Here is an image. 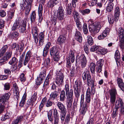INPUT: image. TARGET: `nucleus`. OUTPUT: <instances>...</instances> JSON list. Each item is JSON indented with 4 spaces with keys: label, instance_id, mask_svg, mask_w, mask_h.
I'll list each match as a JSON object with an SVG mask.
<instances>
[{
    "label": "nucleus",
    "instance_id": "nucleus-1",
    "mask_svg": "<svg viewBox=\"0 0 124 124\" xmlns=\"http://www.w3.org/2000/svg\"><path fill=\"white\" fill-rule=\"evenodd\" d=\"M31 1L29 0H21L20 3V8L22 10H25V15L27 16L29 13L31 8Z\"/></svg>",
    "mask_w": 124,
    "mask_h": 124
},
{
    "label": "nucleus",
    "instance_id": "nucleus-2",
    "mask_svg": "<svg viewBox=\"0 0 124 124\" xmlns=\"http://www.w3.org/2000/svg\"><path fill=\"white\" fill-rule=\"evenodd\" d=\"M57 105L59 109L61 111V118L62 121L63 122L64 120L67 111L65 107L60 101L58 102Z\"/></svg>",
    "mask_w": 124,
    "mask_h": 124
},
{
    "label": "nucleus",
    "instance_id": "nucleus-3",
    "mask_svg": "<svg viewBox=\"0 0 124 124\" xmlns=\"http://www.w3.org/2000/svg\"><path fill=\"white\" fill-rule=\"evenodd\" d=\"M89 26L90 31L92 34H96L99 31L101 27V23L99 22H95Z\"/></svg>",
    "mask_w": 124,
    "mask_h": 124
},
{
    "label": "nucleus",
    "instance_id": "nucleus-4",
    "mask_svg": "<svg viewBox=\"0 0 124 124\" xmlns=\"http://www.w3.org/2000/svg\"><path fill=\"white\" fill-rule=\"evenodd\" d=\"M109 93L111 104L114 105L116 100V96L117 94L116 90L115 89H112L109 90Z\"/></svg>",
    "mask_w": 124,
    "mask_h": 124
},
{
    "label": "nucleus",
    "instance_id": "nucleus-5",
    "mask_svg": "<svg viewBox=\"0 0 124 124\" xmlns=\"http://www.w3.org/2000/svg\"><path fill=\"white\" fill-rule=\"evenodd\" d=\"M56 78L55 82L57 84L62 85L63 83L64 76L62 73L60 71H57L56 73Z\"/></svg>",
    "mask_w": 124,
    "mask_h": 124
},
{
    "label": "nucleus",
    "instance_id": "nucleus-6",
    "mask_svg": "<svg viewBox=\"0 0 124 124\" xmlns=\"http://www.w3.org/2000/svg\"><path fill=\"white\" fill-rule=\"evenodd\" d=\"M87 80V84L88 86L91 87V93L94 94L95 93V89L94 87V82L91 79V77H88Z\"/></svg>",
    "mask_w": 124,
    "mask_h": 124
},
{
    "label": "nucleus",
    "instance_id": "nucleus-7",
    "mask_svg": "<svg viewBox=\"0 0 124 124\" xmlns=\"http://www.w3.org/2000/svg\"><path fill=\"white\" fill-rule=\"evenodd\" d=\"M64 90L66 92V94L67 96V98H72L73 97V91L72 89L70 90L69 86L67 84L65 85Z\"/></svg>",
    "mask_w": 124,
    "mask_h": 124
},
{
    "label": "nucleus",
    "instance_id": "nucleus-8",
    "mask_svg": "<svg viewBox=\"0 0 124 124\" xmlns=\"http://www.w3.org/2000/svg\"><path fill=\"white\" fill-rule=\"evenodd\" d=\"M64 12L63 8L62 7L59 8L57 14V17L58 19L60 20L64 19Z\"/></svg>",
    "mask_w": 124,
    "mask_h": 124
},
{
    "label": "nucleus",
    "instance_id": "nucleus-9",
    "mask_svg": "<svg viewBox=\"0 0 124 124\" xmlns=\"http://www.w3.org/2000/svg\"><path fill=\"white\" fill-rule=\"evenodd\" d=\"M79 60V62L81 63V66L82 68H84L86 66L87 64V61L84 55H82L79 57L78 59H77V60Z\"/></svg>",
    "mask_w": 124,
    "mask_h": 124
},
{
    "label": "nucleus",
    "instance_id": "nucleus-10",
    "mask_svg": "<svg viewBox=\"0 0 124 124\" xmlns=\"http://www.w3.org/2000/svg\"><path fill=\"white\" fill-rule=\"evenodd\" d=\"M11 95V94L9 92L2 95L0 97V102L5 104L6 102L9 99Z\"/></svg>",
    "mask_w": 124,
    "mask_h": 124
},
{
    "label": "nucleus",
    "instance_id": "nucleus-11",
    "mask_svg": "<svg viewBox=\"0 0 124 124\" xmlns=\"http://www.w3.org/2000/svg\"><path fill=\"white\" fill-rule=\"evenodd\" d=\"M91 94L93 95L91 93V91H90V89L89 87L87 90L86 96V102L84 104H86V105H87V106H89L90 103L91 101Z\"/></svg>",
    "mask_w": 124,
    "mask_h": 124
},
{
    "label": "nucleus",
    "instance_id": "nucleus-12",
    "mask_svg": "<svg viewBox=\"0 0 124 124\" xmlns=\"http://www.w3.org/2000/svg\"><path fill=\"white\" fill-rule=\"evenodd\" d=\"M43 7L42 4H40L38 8V14L39 16V22L41 23L43 19L42 16Z\"/></svg>",
    "mask_w": 124,
    "mask_h": 124
},
{
    "label": "nucleus",
    "instance_id": "nucleus-13",
    "mask_svg": "<svg viewBox=\"0 0 124 124\" xmlns=\"http://www.w3.org/2000/svg\"><path fill=\"white\" fill-rule=\"evenodd\" d=\"M18 62V60L15 57H13L10 60L9 62L8 63L11 65V67H13V68H15L14 70H16L17 69L16 64Z\"/></svg>",
    "mask_w": 124,
    "mask_h": 124
},
{
    "label": "nucleus",
    "instance_id": "nucleus-14",
    "mask_svg": "<svg viewBox=\"0 0 124 124\" xmlns=\"http://www.w3.org/2000/svg\"><path fill=\"white\" fill-rule=\"evenodd\" d=\"M59 49L56 46H53L50 49V54L52 56L59 54Z\"/></svg>",
    "mask_w": 124,
    "mask_h": 124
},
{
    "label": "nucleus",
    "instance_id": "nucleus-15",
    "mask_svg": "<svg viewBox=\"0 0 124 124\" xmlns=\"http://www.w3.org/2000/svg\"><path fill=\"white\" fill-rule=\"evenodd\" d=\"M108 19L109 22L110 24H112L114 23L115 21L116 22L118 20L119 18L115 16H114L111 14L108 15Z\"/></svg>",
    "mask_w": 124,
    "mask_h": 124
},
{
    "label": "nucleus",
    "instance_id": "nucleus-16",
    "mask_svg": "<svg viewBox=\"0 0 124 124\" xmlns=\"http://www.w3.org/2000/svg\"><path fill=\"white\" fill-rule=\"evenodd\" d=\"M51 45V43L50 42H47L46 43L43 50V56H46V55Z\"/></svg>",
    "mask_w": 124,
    "mask_h": 124
},
{
    "label": "nucleus",
    "instance_id": "nucleus-17",
    "mask_svg": "<svg viewBox=\"0 0 124 124\" xmlns=\"http://www.w3.org/2000/svg\"><path fill=\"white\" fill-rule=\"evenodd\" d=\"M39 40V46H41L43 44L44 40V35L43 32H41L38 36Z\"/></svg>",
    "mask_w": 124,
    "mask_h": 124
},
{
    "label": "nucleus",
    "instance_id": "nucleus-18",
    "mask_svg": "<svg viewBox=\"0 0 124 124\" xmlns=\"http://www.w3.org/2000/svg\"><path fill=\"white\" fill-rule=\"evenodd\" d=\"M21 20L20 18H17L16 20L12 27V30L14 31L18 29L20 27V23H21Z\"/></svg>",
    "mask_w": 124,
    "mask_h": 124
},
{
    "label": "nucleus",
    "instance_id": "nucleus-19",
    "mask_svg": "<svg viewBox=\"0 0 124 124\" xmlns=\"http://www.w3.org/2000/svg\"><path fill=\"white\" fill-rule=\"evenodd\" d=\"M124 106V104L121 99L119 98L117 100L116 102L115 108L118 109L119 108L122 107Z\"/></svg>",
    "mask_w": 124,
    "mask_h": 124
},
{
    "label": "nucleus",
    "instance_id": "nucleus-20",
    "mask_svg": "<svg viewBox=\"0 0 124 124\" xmlns=\"http://www.w3.org/2000/svg\"><path fill=\"white\" fill-rule=\"evenodd\" d=\"M117 34L119 35V39H124V30L122 28L118 29L117 31Z\"/></svg>",
    "mask_w": 124,
    "mask_h": 124
},
{
    "label": "nucleus",
    "instance_id": "nucleus-21",
    "mask_svg": "<svg viewBox=\"0 0 124 124\" xmlns=\"http://www.w3.org/2000/svg\"><path fill=\"white\" fill-rule=\"evenodd\" d=\"M31 55V52L30 51L26 53L23 63L24 65H26L28 63L30 60Z\"/></svg>",
    "mask_w": 124,
    "mask_h": 124
},
{
    "label": "nucleus",
    "instance_id": "nucleus-22",
    "mask_svg": "<svg viewBox=\"0 0 124 124\" xmlns=\"http://www.w3.org/2000/svg\"><path fill=\"white\" fill-rule=\"evenodd\" d=\"M59 0H50L48 2L47 6L48 7H53L57 4L59 2Z\"/></svg>",
    "mask_w": 124,
    "mask_h": 124
},
{
    "label": "nucleus",
    "instance_id": "nucleus-23",
    "mask_svg": "<svg viewBox=\"0 0 124 124\" xmlns=\"http://www.w3.org/2000/svg\"><path fill=\"white\" fill-rule=\"evenodd\" d=\"M117 83L119 87L123 91H124V84L122 80L120 78H118L117 79Z\"/></svg>",
    "mask_w": 124,
    "mask_h": 124
},
{
    "label": "nucleus",
    "instance_id": "nucleus-24",
    "mask_svg": "<svg viewBox=\"0 0 124 124\" xmlns=\"http://www.w3.org/2000/svg\"><path fill=\"white\" fill-rule=\"evenodd\" d=\"M44 103L47 107H49L52 106L53 104V102L50 101V99L47 100L46 97H45L43 99Z\"/></svg>",
    "mask_w": 124,
    "mask_h": 124
},
{
    "label": "nucleus",
    "instance_id": "nucleus-25",
    "mask_svg": "<svg viewBox=\"0 0 124 124\" xmlns=\"http://www.w3.org/2000/svg\"><path fill=\"white\" fill-rule=\"evenodd\" d=\"M66 40L65 35H61L59 37L58 42L59 44L62 45L64 43Z\"/></svg>",
    "mask_w": 124,
    "mask_h": 124
},
{
    "label": "nucleus",
    "instance_id": "nucleus-26",
    "mask_svg": "<svg viewBox=\"0 0 124 124\" xmlns=\"http://www.w3.org/2000/svg\"><path fill=\"white\" fill-rule=\"evenodd\" d=\"M74 54V52L72 50H71L69 52L68 55V57L69 59L71 60V62L73 63L75 61Z\"/></svg>",
    "mask_w": 124,
    "mask_h": 124
},
{
    "label": "nucleus",
    "instance_id": "nucleus-27",
    "mask_svg": "<svg viewBox=\"0 0 124 124\" xmlns=\"http://www.w3.org/2000/svg\"><path fill=\"white\" fill-rule=\"evenodd\" d=\"M58 95V92L56 91H54L50 94L49 99L54 100L57 98Z\"/></svg>",
    "mask_w": 124,
    "mask_h": 124
},
{
    "label": "nucleus",
    "instance_id": "nucleus-28",
    "mask_svg": "<svg viewBox=\"0 0 124 124\" xmlns=\"http://www.w3.org/2000/svg\"><path fill=\"white\" fill-rule=\"evenodd\" d=\"M66 99L65 92V91L63 90H62L60 93L59 96L60 101H64Z\"/></svg>",
    "mask_w": 124,
    "mask_h": 124
},
{
    "label": "nucleus",
    "instance_id": "nucleus-29",
    "mask_svg": "<svg viewBox=\"0 0 124 124\" xmlns=\"http://www.w3.org/2000/svg\"><path fill=\"white\" fill-rule=\"evenodd\" d=\"M66 105L67 109L71 107L73 100V98H67Z\"/></svg>",
    "mask_w": 124,
    "mask_h": 124
},
{
    "label": "nucleus",
    "instance_id": "nucleus-30",
    "mask_svg": "<svg viewBox=\"0 0 124 124\" xmlns=\"http://www.w3.org/2000/svg\"><path fill=\"white\" fill-rule=\"evenodd\" d=\"M88 77H91L90 74L89 72L86 71L83 72L82 74V77L83 80L84 81L86 80V79H87V80Z\"/></svg>",
    "mask_w": 124,
    "mask_h": 124
},
{
    "label": "nucleus",
    "instance_id": "nucleus-31",
    "mask_svg": "<svg viewBox=\"0 0 124 124\" xmlns=\"http://www.w3.org/2000/svg\"><path fill=\"white\" fill-rule=\"evenodd\" d=\"M23 116L21 115L17 117V118L12 122V124H18L19 123L21 122L23 120Z\"/></svg>",
    "mask_w": 124,
    "mask_h": 124
},
{
    "label": "nucleus",
    "instance_id": "nucleus-32",
    "mask_svg": "<svg viewBox=\"0 0 124 124\" xmlns=\"http://www.w3.org/2000/svg\"><path fill=\"white\" fill-rule=\"evenodd\" d=\"M8 48V46L7 45H5L0 50V57L3 56Z\"/></svg>",
    "mask_w": 124,
    "mask_h": 124
},
{
    "label": "nucleus",
    "instance_id": "nucleus-33",
    "mask_svg": "<svg viewBox=\"0 0 124 124\" xmlns=\"http://www.w3.org/2000/svg\"><path fill=\"white\" fill-rule=\"evenodd\" d=\"M53 111L50 110L48 112L47 114V116L48 120L50 122L53 123L54 120V118L52 116Z\"/></svg>",
    "mask_w": 124,
    "mask_h": 124
},
{
    "label": "nucleus",
    "instance_id": "nucleus-34",
    "mask_svg": "<svg viewBox=\"0 0 124 124\" xmlns=\"http://www.w3.org/2000/svg\"><path fill=\"white\" fill-rule=\"evenodd\" d=\"M54 121H59V114L57 109H55L54 111Z\"/></svg>",
    "mask_w": 124,
    "mask_h": 124
},
{
    "label": "nucleus",
    "instance_id": "nucleus-35",
    "mask_svg": "<svg viewBox=\"0 0 124 124\" xmlns=\"http://www.w3.org/2000/svg\"><path fill=\"white\" fill-rule=\"evenodd\" d=\"M74 91L75 97L77 98V100H78L80 95V90L78 88H76V87H75L74 88Z\"/></svg>",
    "mask_w": 124,
    "mask_h": 124
},
{
    "label": "nucleus",
    "instance_id": "nucleus-36",
    "mask_svg": "<svg viewBox=\"0 0 124 124\" xmlns=\"http://www.w3.org/2000/svg\"><path fill=\"white\" fill-rule=\"evenodd\" d=\"M57 22L56 19V18H54L53 19H52L50 22V23L52 26H54V30L57 31V29H56V27L55 25H56Z\"/></svg>",
    "mask_w": 124,
    "mask_h": 124
},
{
    "label": "nucleus",
    "instance_id": "nucleus-37",
    "mask_svg": "<svg viewBox=\"0 0 124 124\" xmlns=\"http://www.w3.org/2000/svg\"><path fill=\"white\" fill-rule=\"evenodd\" d=\"M75 22L78 28V30L79 31H81L82 30V25L80 22L79 21V19L75 20Z\"/></svg>",
    "mask_w": 124,
    "mask_h": 124
},
{
    "label": "nucleus",
    "instance_id": "nucleus-38",
    "mask_svg": "<svg viewBox=\"0 0 124 124\" xmlns=\"http://www.w3.org/2000/svg\"><path fill=\"white\" fill-rule=\"evenodd\" d=\"M114 6V4L113 3L109 2L108 6L107 7V11L109 12H111Z\"/></svg>",
    "mask_w": 124,
    "mask_h": 124
},
{
    "label": "nucleus",
    "instance_id": "nucleus-39",
    "mask_svg": "<svg viewBox=\"0 0 124 124\" xmlns=\"http://www.w3.org/2000/svg\"><path fill=\"white\" fill-rule=\"evenodd\" d=\"M19 33L16 31L12 32L10 34V36L11 38L13 39H14V38H16L17 39L18 37L19 36Z\"/></svg>",
    "mask_w": 124,
    "mask_h": 124
},
{
    "label": "nucleus",
    "instance_id": "nucleus-40",
    "mask_svg": "<svg viewBox=\"0 0 124 124\" xmlns=\"http://www.w3.org/2000/svg\"><path fill=\"white\" fill-rule=\"evenodd\" d=\"M46 71L45 70L41 72L38 78H41L43 80H44L46 76Z\"/></svg>",
    "mask_w": 124,
    "mask_h": 124
},
{
    "label": "nucleus",
    "instance_id": "nucleus-41",
    "mask_svg": "<svg viewBox=\"0 0 124 124\" xmlns=\"http://www.w3.org/2000/svg\"><path fill=\"white\" fill-rule=\"evenodd\" d=\"M36 17V13L35 11H33L31 13L30 16V19L31 22L35 21Z\"/></svg>",
    "mask_w": 124,
    "mask_h": 124
},
{
    "label": "nucleus",
    "instance_id": "nucleus-42",
    "mask_svg": "<svg viewBox=\"0 0 124 124\" xmlns=\"http://www.w3.org/2000/svg\"><path fill=\"white\" fill-rule=\"evenodd\" d=\"M82 106L83 107L81 110V113L82 114L84 115L88 107L89 106H87L86 104H84Z\"/></svg>",
    "mask_w": 124,
    "mask_h": 124
},
{
    "label": "nucleus",
    "instance_id": "nucleus-43",
    "mask_svg": "<svg viewBox=\"0 0 124 124\" xmlns=\"http://www.w3.org/2000/svg\"><path fill=\"white\" fill-rule=\"evenodd\" d=\"M90 69L91 72L92 73H94L95 72V64L93 63H92L90 64Z\"/></svg>",
    "mask_w": 124,
    "mask_h": 124
},
{
    "label": "nucleus",
    "instance_id": "nucleus-44",
    "mask_svg": "<svg viewBox=\"0 0 124 124\" xmlns=\"http://www.w3.org/2000/svg\"><path fill=\"white\" fill-rule=\"evenodd\" d=\"M87 42L88 44L90 46H91L93 43V40L91 36L89 35L87 36Z\"/></svg>",
    "mask_w": 124,
    "mask_h": 124
},
{
    "label": "nucleus",
    "instance_id": "nucleus-45",
    "mask_svg": "<svg viewBox=\"0 0 124 124\" xmlns=\"http://www.w3.org/2000/svg\"><path fill=\"white\" fill-rule=\"evenodd\" d=\"M26 95H24L22 97V100L20 103V106L23 107L25 103V100L26 99Z\"/></svg>",
    "mask_w": 124,
    "mask_h": 124
},
{
    "label": "nucleus",
    "instance_id": "nucleus-46",
    "mask_svg": "<svg viewBox=\"0 0 124 124\" xmlns=\"http://www.w3.org/2000/svg\"><path fill=\"white\" fill-rule=\"evenodd\" d=\"M10 87V85L9 83H7L4 85V90L5 91L8 90Z\"/></svg>",
    "mask_w": 124,
    "mask_h": 124
},
{
    "label": "nucleus",
    "instance_id": "nucleus-47",
    "mask_svg": "<svg viewBox=\"0 0 124 124\" xmlns=\"http://www.w3.org/2000/svg\"><path fill=\"white\" fill-rule=\"evenodd\" d=\"M120 12L119 8L118 7H116L115 11V17L119 18Z\"/></svg>",
    "mask_w": 124,
    "mask_h": 124
},
{
    "label": "nucleus",
    "instance_id": "nucleus-48",
    "mask_svg": "<svg viewBox=\"0 0 124 124\" xmlns=\"http://www.w3.org/2000/svg\"><path fill=\"white\" fill-rule=\"evenodd\" d=\"M119 46L121 49H124V39H119Z\"/></svg>",
    "mask_w": 124,
    "mask_h": 124
},
{
    "label": "nucleus",
    "instance_id": "nucleus-49",
    "mask_svg": "<svg viewBox=\"0 0 124 124\" xmlns=\"http://www.w3.org/2000/svg\"><path fill=\"white\" fill-rule=\"evenodd\" d=\"M37 95V93H34L30 99L32 101V102H33L34 104L36 100Z\"/></svg>",
    "mask_w": 124,
    "mask_h": 124
},
{
    "label": "nucleus",
    "instance_id": "nucleus-50",
    "mask_svg": "<svg viewBox=\"0 0 124 124\" xmlns=\"http://www.w3.org/2000/svg\"><path fill=\"white\" fill-rule=\"evenodd\" d=\"M38 29L36 27L34 28V30L32 31V34L33 37H38Z\"/></svg>",
    "mask_w": 124,
    "mask_h": 124
},
{
    "label": "nucleus",
    "instance_id": "nucleus-51",
    "mask_svg": "<svg viewBox=\"0 0 124 124\" xmlns=\"http://www.w3.org/2000/svg\"><path fill=\"white\" fill-rule=\"evenodd\" d=\"M104 63V60L102 59H100L97 62V66L102 67Z\"/></svg>",
    "mask_w": 124,
    "mask_h": 124
},
{
    "label": "nucleus",
    "instance_id": "nucleus-52",
    "mask_svg": "<svg viewBox=\"0 0 124 124\" xmlns=\"http://www.w3.org/2000/svg\"><path fill=\"white\" fill-rule=\"evenodd\" d=\"M83 30L84 33L85 34H86L88 32L87 25L86 23L84 24L83 26Z\"/></svg>",
    "mask_w": 124,
    "mask_h": 124
},
{
    "label": "nucleus",
    "instance_id": "nucleus-53",
    "mask_svg": "<svg viewBox=\"0 0 124 124\" xmlns=\"http://www.w3.org/2000/svg\"><path fill=\"white\" fill-rule=\"evenodd\" d=\"M115 59H117V60H118V59L120 60V56L119 52L118 50H116L115 52Z\"/></svg>",
    "mask_w": 124,
    "mask_h": 124
},
{
    "label": "nucleus",
    "instance_id": "nucleus-54",
    "mask_svg": "<svg viewBox=\"0 0 124 124\" xmlns=\"http://www.w3.org/2000/svg\"><path fill=\"white\" fill-rule=\"evenodd\" d=\"M12 53L7 52L6 53L5 56H4L5 58L7 60L9 59L11 57L12 55Z\"/></svg>",
    "mask_w": 124,
    "mask_h": 124
},
{
    "label": "nucleus",
    "instance_id": "nucleus-55",
    "mask_svg": "<svg viewBox=\"0 0 124 124\" xmlns=\"http://www.w3.org/2000/svg\"><path fill=\"white\" fill-rule=\"evenodd\" d=\"M74 17L75 20L77 19H79V16L78 13L75 10H74L73 12Z\"/></svg>",
    "mask_w": 124,
    "mask_h": 124
},
{
    "label": "nucleus",
    "instance_id": "nucleus-56",
    "mask_svg": "<svg viewBox=\"0 0 124 124\" xmlns=\"http://www.w3.org/2000/svg\"><path fill=\"white\" fill-rule=\"evenodd\" d=\"M71 4H68L67 9V13L69 15H70L71 13L72 9H71V7H70Z\"/></svg>",
    "mask_w": 124,
    "mask_h": 124
},
{
    "label": "nucleus",
    "instance_id": "nucleus-57",
    "mask_svg": "<svg viewBox=\"0 0 124 124\" xmlns=\"http://www.w3.org/2000/svg\"><path fill=\"white\" fill-rule=\"evenodd\" d=\"M7 60L4 56L0 59V65H3L6 63V61Z\"/></svg>",
    "mask_w": 124,
    "mask_h": 124
},
{
    "label": "nucleus",
    "instance_id": "nucleus-58",
    "mask_svg": "<svg viewBox=\"0 0 124 124\" xmlns=\"http://www.w3.org/2000/svg\"><path fill=\"white\" fill-rule=\"evenodd\" d=\"M97 0H92L89 3V5L90 6H93L97 4Z\"/></svg>",
    "mask_w": 124,
    "mask_h": 124
},
{
    "label": "nucleus",
    "instance_id": "nucleus-59",
    "mask_svg": "<svg viewBox=\"0 0 124 124\" xmlns=\"http://www.w3.org/2000/svg\"><path fill=\"white\" fill-rule=\"evenodd\" d=\"M12 47L13 48H14L16 50H18L19 48V45L16 43L13 44L12 45Z\"/></svg>",
    "mask_w": 124,
    "mask_h": 124
},
{
    "label": "nucleus",
    "instance_id": "nucleus-60",
    "mask_svg": "<svg viewBox=\"0 0 124 124\" xmlns=\"http://www.w3.org/2000/svg\"><path fill=\"white\" fill-rule=\"evenodd\" d=\"M43 81V80L38 77L36 81V84L37 85H40Z\"/></svg>",
    "mask_w": 124,
    "mask_h": 124
},
{
    "label": "nucleus",
    "instance_id": "nucleus-61",
    "mask_svg": "<svg viewBox=\"0 0 124 124\" xmlns=\"http://www.w3.org/2000/svg\"><path fill=\"white\" fill-rule=\"evenodd\" d=\"M50 59L49 57H48L46 58L45 60V63L46 64V66L47 67H49L50 65L49 64L50 62Z\"/></svg>",
    "mask_w": 124,
    "mask_h": 124
},
{
    "label": "nucleus",
    "instance_id": "nucleus-62",
    "mask_svg": "<svg viewBox=\"0 0 124 124\" xmlns=\"http://www.w3.org/2000/svg\"><path fill=\"white\" fill-rule=\"evenodd\" d=\"M4 104L2 103V102H0V114L4 110Z\"/></svg>",
    "mask_w": 124,
    "mask_h": 124
},
{
    "label": "nucleus",
    "instance_id": "nucleus-63",
    "mask_svg": "<svg viewBox=\"0 0 124 124\" xmlns=\"http://www.w3.org/2000/svg\"><path fill=\"white\" fill-rule=\"evenodd\" d=\"M99 48L98 46H92L90 49V51L91 52H94L95 51L97 50Z\"/></svg>",
    "mask_w": 124,
    "mask_h": 124
},
{
    "label": "nucleus",
    "instance_id": "nucleus-64",
    "mask_svg": "<svg viewBox=\"0 0 124 124\" xmlns=\"http://www.w3.org/2000/svg\"><path fill=\"white\" fill-rule=\"evenodd\" d=\"M98 52H100V53L102 54H105L107 53V50L105 49H101L99 50Z\"/></svg>",
    "mask_w": 124,
    "mask_h": 124
}]
</instances>
